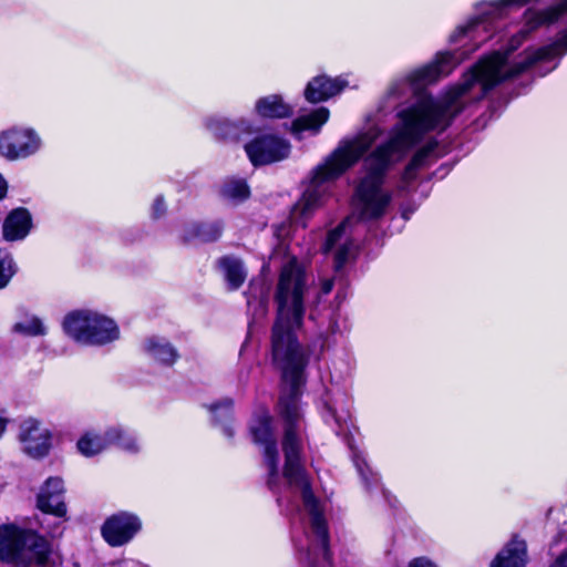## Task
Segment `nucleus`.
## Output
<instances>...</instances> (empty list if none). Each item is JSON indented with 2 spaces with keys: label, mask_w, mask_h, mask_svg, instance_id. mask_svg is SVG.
Instances as JSON below:
<instances>
[{
  "label": "nucleus",
  "mask_w": 567,
  "mask_h": 567,
  "mask_svg": "<svg viewBox=\"0 0 567 567\" xmlns=\"http://www.w3.org/2000/svg\"><path fill=\"white\" fill-rule=\"evenodd\" d=\"M549 567H567V550L557 557Z\"/></svg>",
  "instance_id": "473e14b6"
},
{
  "label": "nucleus",
  "mask_w": 567,
  "mask_h": 567,
  "mask_svg": "<svg viewBox=\"0 0 567 567\" xmlns=\"http://www.w3.org/2000/svg\"><path fill=\"white\" fill-rule=\"evenodd\" d=\"M224 230V224L220 220L205 223H188L183 229V239L185 241L199 240L210 243L217 240Z\"/></svg>",
  "instance_id": "dca6fc26"
},
{
  "label": "nucleus",
  "mask_w": 567,
  "mask_h": 567,
  "mask_svg": "<svg viewBox=\"0 0 567 567\" xmlns=\"http://www.w3.org/2000/svg\"><path fill=\"white\" fill-rule=\"evenodd\" d=\"M329 417H331L336 424L339 426V429H342L343 424L347 423L348 419L350 417L349 410H342L340 412H337L336 409L328 406L327 413L324 414V419L328 422Z\"/></svg>",
  "instance_id": "c85d7f7f"
},
{
  "label": "nucleus",
  "mask_w": 567,
  "mask_h": 567,
  "mask_svg": "<svg viewBox=\"0 0 567 567\" xmlns=\"http://www.w3.org/2000/svg\"><path fill=\"white\" fill-rule=\"evenodd\" d=\"M353 461L365 486L368 488L377 486L379 484V475L372 472L365 458L360 455H355Z\"/></svg>",
  "instance_id": "cd10ccee"
},
{
  "label": "nucleus",
  "mask_w": 567,
  "mask_h": 567,
  "mask_svg": "<svg viewBox=\"0 0 567 567\" xmlns=\"http://www.w3.org/2000/svg\"><path fill=\"white\" fill-rule=\"evenodd\" d=\"M50 544L31 529L13 524L0 526V560L12 567H29L44 564L50 554Z\"/></svg>",
  "instance_id": "20e7f679"
},
{
  "label": "nucleus",
  "mask_w": 567,
  "mask_h": 567,
  "mask_svg": "<svg viewBox=\"0 0 567 567\" xmlns=\"http://www.w3.org/2000/svg\"><path fill=\"white\" fill-rule=\"evenodd\" d=\"M333 288V279L331 278H323L320 281V293L321 295H328L331 292Z\"/></svg>",
  "instance_id": "2f4dec72"
},
{
  "label": "nucleus",
  "mask_w": 567,
  "mask_h": 567,
  "mask_svg": "<svg viewBox=\"0 0 567 567\" xmlns=\"http://www.w3.org/2000/svg\"><path fill=\"white\" fill-rule=\"evenodd\" d=\"M233 405L234 402L231 399H224L208 408L213 414L216 426H218L221 433L228 439H231L235 434L231 425Z\"/></svg>",
  "instance_id": "412c9836"
},
{
  "label": "nucleus",
  "mask_w": 567,
  "mask_h": 567,
  "mask_svg": "<svg viewBox=\"0 0 567 567\" xmlns=\"http://www.w3.org/2000/svg\"><path fill=\"white\" fill-rule=\"evenodd\" d=\"M308 290L309 284L302 265L296 258L289 259L281 268L275 292L277 317L271 337L272 359L287 384L278 403L284 427L282 473L279 470L280 456L272 417L266 408L256 410L249 429L254 442L262 451L264 465L268 471V486L276 489L282 477L287 487L299 493L302 498L309 516V529L305 539L297 545L300 564L302 567H330L324 505L315 496L311 481L301 462L305 424L299 395L307 354L298 341L297 332L302 328Z\"/></svg>",
  "instance_id": "f257e3e1"
},
{
  "label": "nucleus",
  "mask_w": 567,
  "mask_h": 567,
  "mask_svg": "<svg viewBox=\"0 0 567 567\" xmlns=\"http://www.w3.org/2000/svg\"><path fill=\"white\" fill-rule=\"evenodd\" d=\"M41 146V137L31 127L12 126L0 132V155L8 161L32 156Z\"/></svg>",
  "instance_id": "423d86ee"
},
{
  "label": "nucleus",
  "mask_w": 567,
  "mask_h": 567,
  "mask_svg": "<svg viewBox=\"0 0 567 567\" xmlns=\"http://www.w3.org/2000/svg\"><path fill=\"white\" fill-rule=\"evenodd\" d=\"M354 220L353 216H349L338 226L330 229L321 247L323 254H333L337 269L341 268L354 256L355 245L351 238Z\"/></svg>",
  "instance_id": "6e6552de"
},
{
  "label": "nucleus",
  "mask_w": 567,
  "mask_h": 567,
  "mask_svg": "<svg viewBox=\"0 0 567 567\" xmlns=\"http://www.w3.org/2000/svg\"><path fill=\"white\" fill-rule=\"evenodd\" d=\"M64 333L83 346H105L120 339L117 323L104 313L91 309L69 312L63 321Z\"/></svg>",
  "instance_id": "39448f33"
},
{
  "label": "nucleus",
  "mask_w": 567,
  "mask_h": 567,
  "mask_svg": "<svg viewBox=\"0 0 567 567\" xmlns=\"http://www.w3.org/2000/svg\"><path fill=\"white\" fill-rule=\"evenodd\" d=\"M64 485L60 477H50L45 481L37 497L38 508L55 517L66 515V506L63 502Z\"/></svg>",
  "instance_id": "9b49d317"
},
{
  "label": "nucleus",
  "mask_w": 567,
  "mask_h": 567,
  "mask_svg": "<svg viewBox=\"0 0 567 567\" xmlns=\"http://www.w3.org/2000/svg\"><path fill=\"white\" fill-rule=\"evenodd\" d=\"M142 528V518L136 513L118 511L103 522L101 535L111 547H123L130 544Z\"/></svg>",
  "instance_id": "0eeeda50"
},
{
  "label": "nucleus",
  "mask_w": 567,
  "mask_h": 567,
  "mask_svg": "<svg viewBox=\"0 0 567 567\" xmlns=\"http://www.w3.org/2000/svg\"><path fill=\"white\" fill-rule=\"evenodd\" d=\"M338 330H339L338 320L336 318H332L330 320V323L328 327V333L333 334V333L338 332Z\"/></svg>",
  "instance_id": "72a5a7b5"
},
{
  "label": "nucleus",
  "mask_w": 567,
  "mask_h": 567,
  "mask_svg": "<svg viewBox=\"0 0 567 567\" xmlns=\"http://www.w3.org/2000/svg\"><path fill=\"white\" fill-rule=\"evenodd\" d=\"M220 195L231 204H239L249 197L250 190L244 179L231 178L225 181L220 188Z\"/></svg>",
  "instance_id": "393cba45"
},
{
  "label": "nucleus",
  "mask_w": 567,
  "mask_h": 567,
  "mask_svg": "<svg viewBox=\"0 0 567 567\" xmlns=\"http://www.w3.org/2000/svg\"><path fill=\"white\" fill-rule=\"evenodd\" d=\"M12 331L28 337H42L48 333V328L40 317L25 313L13 323Z\"/></svg>",
  "instance_id": "b1692460"
},
{
  "label": "nucleus",
  "mask_w": 567,
  "mask_h": 567,
  "mask_svg": "<svg viewBox=\"0 0 567 567\" xmlns=\"http://www.w3.org/2000/svg\"><path fill=\"white\" fill-rule=\"evenodd\" d=\"M382 134L378 125L342 138L337 147L308 176L300 199L291 209V221L301 227L330 195V184L354 166Z\"/></svg>",
  "instance_id": "7ed1b4c3"
},
{
  "label": "nucleus",
  "mask_w": 567,
  "mask_h": 567,
  "mask_svg": "<svg viewBox=\"0 0 567 567\" xmlns=\"http://www.w3.org/2000/svg\"><path fill=\"white\" fill-rule=\"evenodd\" d=\"M143 351L151 359L167 365L173 364L178 357L176 349L165 338L157 336L143 342Z\"/></svg>",
  "instance_id": "a211bd4d"
},
{
  "label": "nucleus",
  "mask_w": 567,
  "mask_h": 567,
  "mask_svg": "<svg viewBox=\"0 0 567 567\" xmlns=\"http://www.w3.org/2000/svg\"><path fill=\"white\" fill-rule=\"evenodd\" d=\"M408 567H440L434 560L429 557L421 556L412 559Z\"/></svg>",
  "instance_id": "7c9ffc66"
},
{
  "label": "nucleus",
  "mask_w": 567,
  "mask_h": 567,
  "mask_svg": "<svg viewBox=\"0 0 567 567\" xmlns=\"http://www.w3.org/2000/svg\"><path fill=\"white\" fill-rule=\"evenodd\" d=\"M254 111L262 118H286L292 114V107L279 94H269L255 102Z\"/></svg>",
  "instance_id": "4468645a"
},
{
  "label": "nucleus",
  "mask_w": 567,
  "mask_h": 567,
  "mask_svg": "<svg viewBox=\"0 0 567 567\" xmlns=\"http://www.w3.org/2000/svg\"><path fill=\"white\" fill-rule=\"evenodd\" d=\"M166 212V204L162 196H157L152 205V216L154 218L162 217Z\"/></svg>",
  "instance_id": "c756f323"
},
{
  "label": "nucleus",
  "mask_w": 567,
  "mask_h": 567,
  "mask_svg": "<svg viewBox=\"0 0 567 567\" xmlns=\"http://www.w3.org/2000/svg\"><path fill=\"white\" fill-rule=\"evenodd\" d=\"M247 303H248V306H249V307L251 306V300H250V298H248Z\"/></svg>",
  "instance_id": "c9c22d12"
},
{
  "label": "nucleus",
  "mask_w": 567,
  "mask_h": 567,
  "mask_svg": "<svg viewBox=\"0 0 567 567\" xmlns=\"http://www.w3.org/2000/svg\"><path fill=\"white\" fill-rule=\"evenodd\" d=\"M51 439L50 430L34 419L25 420L20 426L22 451L32 458H42L49 454Z\"/></svg>",
  "instance_id": "9d476101"
},
{
  "label": "nucleus",
  "mask_w": 567,
  "mask_h": 567,
  "mask_svg": "<svg viewBox=\"0 0 567 567\" xmlns=\"http://www.w3.org/2000/svg\"><path fill=\"white\" fill-rule=\"evenodd\" d=\"M107 435L110 445H116L123 451L136 453L141 449L137 436L122 426H112L107 429Z\"/></svg>",
  "instance_id": "5701e85b"
},
{
  "label": "nucleus",
  "mask_w": 567,
  "mask_h": 567,
  "mask_svg": "<svg viewBox=\"0 0 567 567\" xmlns=\"http://www.w3.org/2000/svg\"><path fill=\"white\" fill-rule=\"evenodd\" d=\"M330 112L327 107H318L309 114L301 115L292 122V131L299 134L303 131H310L318 134L323 124L329 120Z\"/></svg>",
  "instance_id": "aec40b11"
},
{
  "label": "nucleus",
  "mask_w": 567,
  "mask_h": 567,
  "mask_svg": "<svg viewBox=\"0 0 567 567\" xmlns=\"http://www.w3.org/2000/svg\"><path fill=\"white\" fill-rule=\"evenodd\" d=\"M535 56L509 68L498 55L480 60L460 84L441 97L426 93L398 112V122L385 143L379 145L364 159L365 175L360 179L353 196V210L362 220L381 218L392 200V193L383 187L385 172L401 161L423 136L432 131H444L468 101L482 99L488 90L522 71Z\"/></svg>",
  "instance_id": "f03ea898"
},
{
  "label": "nucleus",
  "mask_w": 567,
  "mask_h": 567,
  "mask_svg": "<svg viewBox=\"0 0 567 567\" xmlns=\"http://www.w3.org/2000/svg\"><path fill=\"white\" fill-rule=\"evenodd\" d=\"M527 546L524 540L512 539L491 561L489 567H525Z\"/></svg>",
  "instance_id": "ddd939ff"
},
{
  "label": "nucleus",
  "mask_w": 567,
  "mask_h": 567,
  "mask_svg": "<svg viewBox=\"0 0 567 567\" xmlns=\"http://www.w3.org/2000/svg\"><path fill=\"white\" fill-rule=\"evenodd\" d=\"M218 267L226 280L228 288L238 289L247 277L246 268L240 259L234 256H225L218 260Z\"/></svg>",
  "instance_id": "6ab92c4d"
},
{
  "label": "nucleus",
  "mask_w": 567,
  "mask_h": 567,
  "mask_svg": "<svg viewBox=\"0 0 567 567\" xmlns=\"http://www.w3.org/2000/svg\"><path fill=\"white\" fill-rule=\"evenodd\" d=\"M6 193H7V182L0 174V199L4 197Z\"/></svg>",
  "instance_id": "f704fd0d"
},
{
  "label": "nucleus",
  "mask_w": 567,
  "mask_h": 567,
  "mask_svg": "<svg viewBox=\"0 0 567 567\" xmlns=\"http://www.w3.org/2000/svg\"><path fill=\"white\" fill-rule=\"evenodd\" d=\"M205 126L218 138L238 137L239 132L250 133L249 123L246 120L233 122L223 116H210L206 120Z\"/></svg>",
  "instance_id": "f3484780"
},
{
  "label": "nucleus",
  "mask_w": 567,
  "mask_h": 567,
  "mask_svg": "<svg viewBox=\"0 0 567 567\" xmlns=\"http://www.w3.org/2000/svg\"><path fill=\"white\" fill-rule=\"evenodd\" d=\"M349 85L344 76L329 78L319 75L313 78L305 89V97L310 103H319L339 94Z\"/></svg>",
  "instance_id": "f8f14e48"
},
{
  "label": "nucleus",
  "mask_w": 567,
  "mask_h": 567,
  "mask_svg": "<svg viewBox=\"0 0 567 567\" xmlns=\"http://www.w3.org/2000/svg\"><path fill=\"white\" fill-rule=\"evenodd\" d=\"M79 452L91 457L110 446L107 430L104 433H96L94 431L85 432L76 443Z\"/></svg>",
  "instance_id": "4be33fe9"
},
{
  "label": "nucleus",
  "mask_w": 567,
  "mask_h": 567,
  "mask_svg": "<svg viewBox=\"0 0 567 567\" xmlns=\"http://www.w3.org/2000/svg\"><path fill=\"white\" fill-rule=\"evenodd\" d=\"M17 271L11 255L0 248V289L4 288Z\"/></svg>",
  "instance_id": "bb28decb"
},
{
  "label": "nucleus",
  "mask_w": 567,
  "mask_h": 567,
  "mask_svg": "<svg viewBox=\"0 0 567 567\" xmlns=\"http://www.w3.org/2000/svg\"><path fill=\"white\" fill-rule=\"evenodd\" d=\"M245 151L254 165H265L287 158L290 144L278 136L265 135L247 143Z\"/></svg>",
  "instance_id": "1a4fd4ad"
},
{
  "label": "nucleus",
  "mask_w": 567,
  "mask_h": 567,
  "mask_svg": "<svg viewBox=\"0 0 567 567\" xmlns=\"http://www.w3.org/2000/svg\"><path fill=\"white\" fill-rule=\"evenodd\" d=\"M31 216L24 208L12 210L3 223V238L8 241L21 240L30 231Z\"/></svg>",
  "instance_id": "2eb2a0df"
},
{
  "label": "nucleus",
  "mask_w": 567,
  "mask_h": 567,
  "mask_svg": "<svg viewBox=\"0 0 567 567\" xmlns=\"http://www.w3.org/2000/svg\"><path fill=\"white\" fill-rule=\"evenodd\" d=\"M434 146L432 144H429L427 146L420 150L412 158L411 163L405 168V172L403 174V181L409 182L414 178L415 171L423 166L429 164L432 157Z\"/></svg>",
  "instance_id": "a878e982"
}]
</instances>
